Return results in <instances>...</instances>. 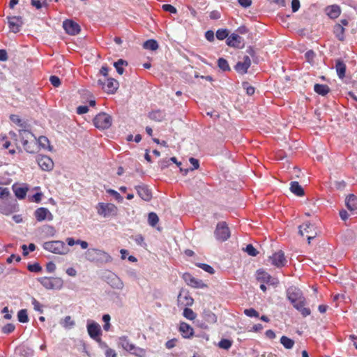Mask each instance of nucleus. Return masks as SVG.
I'll use <instances>...</instances> for the list:
<instances>
[{"label": "nucleus", "mask_w": 357, "mask_h": 357, "mask_svg": "<svg viewBox=\"0 0 357 357\" xmlns=\"http://www.w3.org/2000/svg\"><path fill=\"white\" fill-rule=\"evenodd\" d=\"M287 296L294 307L299 311L303 317H305L310 314V310L305 307L306 301L301 289L296 287H290L287 290Z\"/></svg>", "instance_id": "1"}, {"label": "nucleus", "mask_w": 357, "mask_h": 357, "mask_svg": "<svg viewBox=\"0 0 357 357\" xmlns=\"http://www.w3.org/2000/svg\"><path fill=\"white\" fill-rule=\"evenodd\" d=\"M19 137L24 150L29 153H34L38 151L37 138L27 129H19Z\"/></svg>", "instance_id": "2"}, {"label": "nucleus", "mask_w": 357, "mask_h": 357, "mask_svg": "<svg viewBox=\"0 0 357 357\" xmlns=\"http://www.w3.org/2000/svg\"><path fill=\"white\" fill-rule=\"evenodd\" d=\"M85 258L89 261L101 264L110 262L112 261V257L108 253L96 248L87 250L85 252Z\"/></svg>", "instance_id": "3"}, {"label": "nucleus", "mask_w": 357, "mask_h": 357, "mask_svg": "<svg viewBox=\"0 0 357 357\" xmlns=\"http://www.w3.org/2000/svg\"><path fill=\"white\" fill-rule=\"evenodd\" d=\"M43 248L56 255H64L69 252V248L62 241H52L43 243Z\"/></svg>", "instance_id": "4"}, {"label": "nucleus", "mask_w": 357, "mask_h": 357, "mask_svg": "<svg viewBox=\"0 0 357 357\" xmlns=\"http://www.w3.org/2000/svg\"><path fill=\"white\" fill-rule=\"evenodd\" d=\"M38 281L47 290H60L63 287V280L58 277H41Z\"/></svg>", "instance_id": "5"}, {"label": "nucleus", "mask_w": 357, "mask_h": 357, "mask_svg": "<svg viewBox=\"0 0 357 357\" xmlns=\"http://www.w3.org/2000/svg\"><path fill=\"white\" fill-rule=\"evenodd\" d=\"M96 209L98 214L104 218L116 216L118 213V208L112 203H98Z\"/></svg>", "instance_id": "6"}, {"label": "nucleus", "mask_w": 357, "mask_h": 357, "mask_svg": "<svg viewBox=\"0 0 357 357\" xmlns=\"http://www.w3.org/2000/svg\"><path fill=\"white\" fill-rule=\"evenodd\" d=\"M112 117L106 113H100L93 119L94 126L100 130L109 128L112 125Z\"/></svg>", "instance_id": "7"}, {"label": "nucleus", "mask_w": 357, "mask_h": 357, "mask_svg": "<svg viewBox=\"0 0 357 357\" xmlns=\"http://www.w3.org/2000/svg\"><path fill=\"white\" fill-rule=\"evenodd\" d=\"M214 234L216 239L220 241H225L230 237V230L225 222L217 224Z\"/></svg>", "instance_id": "8"}, {"label": "nucleus", "mask_w": 357, "mask_h": 357, "mask_svg": "<svg viewBox=\"0 0 357 357\" xmlns=\"http://www.w3.org/2000/svg\"><path fill=\"white\" fill-rule=\"evenodd\" d=\"M256 278L261 283H266L273 286H277L279 283L277 278L271 277L268 273L261 269L257 271Z\"/></svg>", "instance_id": "9"}, {"label": "nucleus", "mask_w": 357, "mask_h": 357, "mask_svg": "<svg viewBox=\"0 0 357 357\" xmlns=\"http://www.w3.org/2000/svg\"><path fill=\"white\" fill-rule=\"evenodd\" d=\"M299 234L301 236H304L305 234H307L309 244L310 243L311 240L313 239L317 235L314 225L308 222L303 223L299 227Z\"/></svg>", "instance_id": "10"}, {"label": "nucleus", "mask_w": 357, "mask_h": 357, "mask_svg": "<svg viewBox=\"0 0 357 357\" xmlns=\"http://www.w3.org/2000/svg\"><path fill=\"white\" fill-rule=\"evenodd\" d=\"M183 278L188 285L193 288L203 289L206 287V284L202 280L195 278L190 273H184Z\"/></svg>", "instance_id": "11"}, {"label": "nucleus", "mask_w": 357, "mask_h": 357, "mask_svg": "<svg viewBox=\"0 0 357 357\" xmlns=\"http://www.w3.org/2000/svg\"><path fill=\"white\" fill-rule=\"evenodd\" d=\"M87 331L92 339L96 341L100 340V335H101V328L98 323L95 321L88 322Z\"/></svg>", "instance_id": "12"}, {"label": "nucleus", "mask_w": 357, "mask_h": 357, "mask_svg": "<svg viewBox=\"0 0 357 357\" xmlns=\"http://www.w3.org/2000/svg\"><path fill=\"white\" fill-rule=\"evenodd\" d=\"M271 263L276 267H283L287 264V259L284 257V254L282 251L280 250L275 252L272 256L269 257Z\"/></svg>", "instance_id": "13"}, {"label": "nucleus", "mask_w": 357, "mask_h": 357, "mask_svg": "<svg viewBox=\"0 0 357 357\" xmlns=\"http://www.w3.org/2000/svg\"><path fill=\"white\" fill-rule=\"evenodd\" d=\"M63 27L66 33L71 36L77 35L80 31L79 25L71 20H66L63 22Z\"/></svg>", "instance_id": "14"}, {"label": "nucleus", "mask_w": 357, "mask_h": 357, "mask_svg": "<svg viewBox=\"0 0 357 357\" xmlns=\"http://www.w3.org/2000/svg\"><path fill=\"white\" fill-rule=\"evenodd\" d=\"M34 215L38 222L44 220L51 221L53 220V215L52 213L47 208L44 207H40L36 209L34 212Z\"/></svg>", "instance_id": "15"}, {"label": "nucleus", "mask_w": 357, "mask_h": 357, "mask_svg": "<svg viewBox=\"0 0 357 357\" xmlns=\"http://www.w3.org/2000/svg\"><path fill=\"white\" fill-rule=\"evenodd\" d=\"M194 300L190 296L188 292L181 291L178 295L177 303L178 305L181 307L191 306L193 304Z\"/></svg>", "instance_id": "16"}, {"label": "nucleus", "mask_w": 357, "mask_h": 357, "mask_svg": "<svg viewBox=\"0 0 357 357\" xmlns=\"http://www.w3.org/2000/svg\"><path fill=\"white\" fill-rule=\"evenodd\" d=\"M37 162L39 167L44 171H50L54 167L52 160L47 155H38Z\"/></svg>", "instance_id": "17"}, {"label": "nucleus", "mask_w": 357, "mask_h": 357, "mask_svg": "<svg viewBox=\"0 0 357 357\" xmlns=\"http://www.w3.org/2000/svg\"><path fill=\"white\" fill-rule=\"evenodd\" d=\"M99 82L102 89L108 93H114L119 87V82L112 78L107 79L104 82Z\"/></svg>", "instance_id": "18"}, {"label": "nucleus", "mask_w": 357, "mask_h": 357, "mask_svg": "<svg viewBox=\"0 0 357 357\" xmlns=\"http://www.w3.org/2000/svg\"><path fill=\"white\" fill-rule=\"evenodd\" d=\"M251 65V60L249 56L245 55L242 61H238L235 66V70L241 74H245Z\"/></svg>", "instance_id": "19"}, {"label": "nucleus", "mask_w": 357, "mask_h": 357, "mask_svg": "<svg viewBox=\"0 0 357 357\" xmlns=\"http://www.w3.org/2000/svg\"><path fill=\"white\" fill-rule=\"evenodd\" d=\"M7 19L10 31L14 33L19 32L22 24L21 17L13 16L8 17Z\"/></svg>", "instance_id": "20"}, {"label": "nucleus", "mask_w": 357, "mask_h": 357, "mask_svg": "<svg viewBox=\"0 0 357 357\" xmlns=\"http://www.w3.org/2000/svg\"><path fill=\"white\" fill-rule=\"evenodd\" d=\"M227 45L233 47H241L243 46V39L236 33H232L227 38Z\"/></svg>", "instance_id": "21"}, {"label": "nucleus", "mask_w": 357, "mask_h": 357, "mask_svg": "<svg viewBox=\"0 0 357 357\" xmlns=\"http://www.w3.org/2000/svg\"><path fill=\"white\" fill-rule=\"evenodd\" d=\"M138 195L144 201H150L152 197L151 190L145 185H139L136 186Z\"/></svg>", "instance_id": "22"}, {"label": "nucleus", "mask_w": 357, "mask_h": 357, "mask_svg": "<svg viewBox=\"0 0 357 357\" xmlns=\"http://www.w3.org/2000/svg\"><path fill=\"white\" fill-rule=\"evenodd\" d=\"M346 206L353 213H357V197L354 195H349L346 198Z\"/></svg>", "instance_id": "23"}, {"label": "nucleus", "mask_w": 357, "mask_h": 357, "mask_svg": "<svg viewBox=\"0 0 357 357\" xmlns=\"http://www.w3.org/2000/svg\"><path fill=\"white\" fill-rule=\"evenodd\" d=\"M179 331L184 338H190L194 334L193 328L188 324L185 322L180 324Z\"/></svg>", "instance_id": "24"}, {"label": "nucleus", "mask_w": 357, "mask_h": 357, "mask_svg": "<svg viewBox=\"0 0 357 357\" xmlns=\"http://www.w3.org/2000/svg\"><path fill=\"white\" fill-rule=\"evenodd\" d=\"M326 13L331 19L338 17L341 13V9L337 5H331L326 8Z\"/></svg>", "instance_id": "25"}, {"label": "nucleus", "mask_w": 357, "mask_h": 357, "mask_svg": "<svg viewBox=\"0 0 357 357\" xmlns=\"http://www.w3.org/2000/svg\"><path fill=\"white\" fill-rule=\"evenodd\" d=\"M119 344L128 352H130L133 349L134 344L131 343L127 336H121L119 338Z\"/></svg>", "instance_id": "26"}, {"label": "nucleus", "mask_w": 357, "mask_h": 357, "mask_svg": "<svg viewBox=\"0 0 357 357\" xmlns=\"http://www.w3.org/2000/svg\"><path fill=\"white\" fill-rule=\"evenodd\" d=\"M12 188L17 198H18L19 199H22L25 198L26 192L28 191V188L20 187L16 184H14Z\"/></svg>", "instance_id": "27"}, {"label": "nucleus", "mask_w": 357, "mask_h": 357, "mask_svg": "<svg viewBox=\"0 0 357 357\" xmlns=\"http://www.w3.org/2000/svg\"><path fill=\"white\" fill-rule=\"evenodd\" d=\"M346 68V65L340 59L336 61L335 69L339 78L342 79L344 77Z\"/></svg>", "instance_id": "28"}, {"label": "nucleus", "mask_w": 357, "mask_h": 357, "mask_svg": "<svg viewBox=\"0 0 357 357\" xmlns=\"http://www.w3.org/2000/svg\"><path fill=\"white\" fill-rule=\"evenodd\" d=\"M344 28L340 24H337L334 26L333 33L335 37L340 41L344 40Z\"/></svg>", "instance_id": "29"}, {"label": "nucleus", "mask_w": 357, "mask_h": 357, "mask_svg": "<svg viewBox=\"0 0 357 357\" xmlns=\"http://www.w3.org/2000/svg\"><path fill=\"white\" fill-rule=\"evenodd\" d=\"M290 190L297 196H303L304 190L297 181H292L290 183Z\"/></svg>", "instance_id": "30"}, {"label": "nucleus", "mask_w": 357, "mask_h": 357, "mask_svg": "<svg viewBox=\"0 0 357 357\" xmlns=\"http://www.w3.org/2000/svg\"><path fill=\"white\" fill-rule=\"evenodd\" d=\"M314 90L319 95L326 96L329 93L330 88L328 87V85L326 84H316L314 86Z\"/></svg>", "instance_id": "31"}, {"label": "nucleus", "mask_w": 357, "mask_h": 357, "mask_svg": "<svg viewBox=\"0 0 357 357\" xmlns=\"http://www.w3.org/2000/svg\"><path fill=\"white\" fill-rule=\"evenodd\" d=\"M165 113L160 110L153 111L149 114V118L155 121H162L165 119Z\"/></svg>", "instance_id": "32"}, {"label": "nucleus", "mask_w": 357, "mask_h": 357, "mask_svg": "<svg viewBox=\"0 0 357 357\" xmlns=\"http://www.w3.org/2000/svg\"><path fill=\"white\" fill-rule=\"evenodd\" d=\"M37 146H38V148L41 147L44 149H50L49 139L45 136H40L37 139Z\"/></svg>", "instance_id": "33"}, {"label": "nucleus", "mask_w": 357, "mask_h": 357, "mask_svg": "<svg viewBox=\"0 0 357 357\" xmlns=\"http://www.w3.org/2000/svg\"><path fill=\"white\" fill-rule=\"evenodd\" d=\"M111 286L116 289H122L124 287V284L119 277L114 275L111 280Z\"/></svg>", "instance_id": "34"}, {"label": "nucleus", "mask_w": 357, "mask_h": 357, "mask_svg": "<svg viewBox=\"0 0 357 357\" xmlns=\"http://www.w3.org/2000/svg\"><path fill=\"white\" fill-rule=\"evenodd\" d=\"M280 343L285 349H291L294 346V341L287 336H282L280 338Z\"/></svg>", "instance_id": "35"}, {"label": "nucleus", "mask_w": 357, "mask_h": 357, "mask_svg": "<svg viewBox=\"0 0 357 357\" xmlns=\"http://www.w3.org/2000/svg\"><path fill=\"white\" fill-rule=\"evenodd\" d=\"M130 354L137 357H146V350L145 349L138 347L134 344L133 349H132V351L130 352Z\"/></svg>", "instance_id": "36"}, {"label": "nucleus", "mask_w": 357, "mask_h": 357, "mask_svg": "<svg viewBox=\"0 0 357 357\" xmlns=\"http://www.w3.org/2000/svg\"><path fill=\"white\" fill-rule=\"evenodd\" d=\"M143 47L146 50H155L158 48V44L156 40L150 39L144 43Z\"/></svg>", "instance_id": "37"}, {"label": "nucleus", "mask_w": 357, "mask_h": 357, "mask_svg": "<svg viewBox=\"0 0 357 357\" xmlns=\"http://www.w3.org/2000/svg\"><path fill=\"white\" fill-rule=\"evenodd\" d=\"M17 319L21 323H28L29 321L27 310L22 309L17 312Z\"/></svg>", "instance_id": "38"}, {"label": "nucleus", "mask_w": 357, "mask_h": 357, "mask_svg": "<svg viewBox=\"0 0 357 357\" xmlns=\"http://www.w3.org/2000/svg\"><path fill=\"white\" fill-rule=\"evenodd\" d=\"M10 119L14 123L18 125L20 127V129H26V124L24 122H22V120L20 118L18 115L12 114L10 116Z\"/></svg>", "instance_id": "39"}, {"label": "nucleus", "mask_w": 357, "mask_h": 357, "mask_svg": "<svg viewBox=\"0 0 357 357\" xmlns=\"http://www.w3.org/2000/svg\"><path fill=\"white\" fill-rule=\"evenodd\" d=\"M60 324L62 325L63 327L66 328H71L75 325V321L72 319L70 316H66L61 322Z\"/></svg>", "instance_id": "40"}, {"label": "nucleus", "mask_w": 357, "mask_h": 357, "mask_svg": "<svg viewBox=\"0 0 357 357\" xmlns=\"http://www.w3.org/2000/svg\"><path fill=\"white\" fill-rule=\"evenodd\" d=\"M127 66L128 63L126 61H124L123 59H119L116 62L114 63V66L116 69L117 73L119 75H122L123 73V66Z\"/></svg>", "instance_id": "41"}, {"label": "nucleus", "mask_w": 357, "mask_h": 357, "mask_svg": "<svg viewBox=\"0 0 357 357\" xmlns=\"http://www.w3.org/2000/svg\"><path fill=\"white\" fill-rule=\"evenodd\" d=\"M14 206L8 204H3L0 206V213L3 215H8L14 212Z\"/></svg>", "instance_id": "42"}, {"label": "nucleus", "mask_w": 357, "mask_h": 357, "mask_svg": "<svg viewBox=\"0 0 357 357\" xmlns=\"http://www.w3.org/2000/svg\"><path fill=\"white\" fill-rule=\"evenodd\" d=\"M183 315L184 317L189 320H194L197 317L196 313L194 312L192 309L188 307H185L183 310Z\"/></svg>", "instance_id": "43"}, {"label": "nucleus", "mask_w": 357, "mask_h": 357, "mask_svg": "<svg viewBox=\"0 0 357 357\" xmlns=\"http://www.w3.org/2000/svg\"><path fill=\"white\" fill-rule=\"evenodd\" d=\"M218 66L223 71L230 70V67L227 61L223 58H220L218 60Z\"/></svg>", "instance_id": "44"}, {"label": "nucleus", "mask_w": 357, "mask_h": 357, "mask_svg": "<svg viewBox=\"0 0 357 357\" xmlns=\"http://www.w3.org/2000/svg\"><path fill=\"white\" fill-rule=\"evenodd\" d=\"M158 221H159V218L155 213L151 212V213H149L148 222L151 226H152V227L155 226L156 224L158 222Z\"/></svg>", "instance_id": "45"}, {"label": "nucleus", "mask_w": 357, "mask_h": 357, "mask_svg": "<svg viewBox=\"0 0 357 357\" xmlns=\"http://www.w3.org/2000/svg\"><path fill=\"white\" fill-rule=\"evenodd\" d=\"M231 345L232 341L228 339H222L218 343V347L225 350L229 349Z\"/></svg>", "instance_id": "46"}, {"label": "nucleus", "mask_w": 357, "mask_h": 357, "mask_svg": "<svg viewBox=\"0 0 357 357\" xmlns=\"http://www.w3.org/2000/svg\"><path fill=\"white\" fill-rule=\"evenodd\" d=\"M106 192L110 195H112L118 202H123V197L117 191L112 189H107Z\"/></svg>", "instance_id": "47"}, {"label": "nucleus", "mask_w": 357, "mask_h": 357, "mask_svg": "<svg viewBox=\"0 0 357 357\" xmlns=\"http://www.w3.org/2000/svg\"><path fill=\"white\" fill-rule=\"evenodd\" d=\"M229 32L227 29H220L216 31V38L218 40H224L225 38L229 37Z\"/></svg>", "instance_id": "48"}, {"label": "nucleus", "mask_w": 357, "mask_h": 357, "mask_svg": "<svg viewBox=\"0 0 357 357\" xmlns=\"http://www.w3.org/2000/svg\"><path fill=\"white\" fill-rule=\"evenodd\" d=\"M31 304L33 306L34 310L39 312L40 313L43 312V305H41L35 298H31Z\"/></svg>", "instance_id": "49"}, {"label": "nucleus", "mask_w": 357, "mask_h": 357, "mask_svg": "<svg viewBox=\"0 0 357 357\" xmlns=\"http://www.w3.org/2000/svg\"><path fill=\"white\" fill-rule=\"evenodd\" d=\"M31 3L33 6L36 7L37 9H40L42 7H47L48 6L47 0L43 1V2H41L39 0H31Z\"/></svg>", "instance_id": "50"}, {"label": "nucleus", "mask_w": 357, "mask_h": 357, "mask_svg": "<svg viewBox=\"0 0 357 357\" xmlns=\"http://www.w3.org/2000/svg\"><path fill=\"white\" fill-rule=\"evenodd\" d=\"M196 265H197V266L201 268L204 271H206L210 274H213L215 272L212 266H211L210 265H208L206 264H202V263H198Z\"/></svg>", "instance_id": "51"}, {"label": "nucleus", "mask_w": 357, "mask_h": 357, "mask_svg": "<svg viewBox=\"0 0 357 357\" xmlns=\"http://www.w3.org/2000/svg\"><path fill=\"white\" fill-rule=\"evenodd\" d=\"M15 329V326L13 324H7L2 327L1 331L4 334H10L13 333Z\"/></svg>", "instance_id": "52"}, {"label": "nucleus", "mask_w": 357, "mask_h": 357, "mask_svg": "<svg viewBox=\"0 0 357 357\" xmlns=\"http://www.w3.org/2000/svg\"><path fill=\"white\" fill-rule=\"evenodd\" d=\"M245 251L250 255V256H252V257H255L258 254V251L253 247V245L252 244H248L245 249Z\"/></svg>", "instance_id": "53"}, {"label": "nucleus", "mask_w": 357, "mask_h": 357, "mask_svg": "<svg viewBox=\"0 0 357 357\" xmlns=\"http://www.w3.org/2000/svg\"><path fill=\"white\" fill-rule=\"evenodd\" d=\"M244 314L250 317H259V312L254 308H248L244 310Z\"/></svg>", "instance_id": "54"}, {"label": "nucleus", "mask_w": 357, "mask_h": 357, "mask_svg": "<svg viewBox=\"0 0 357 357\" xmlns=\"http://www.w3.org/2000/svg\"><path fill=\"white\" fill-rule=\"evenodd\" d=\"M27 268L29 271L34 273L40 272L42 269L41 266L38 263L29 264Z\"/></svg>", "instance_id": "55"}, {"label": "nucleus", "mask_w": 357, "mask_h": 357, "mask_svg": "<svg viewBox=\"0 0 357 357\" xmlns=\"http://www.w3.org/2000/svg\"><path fill=\"white\" fill-rule=\"evenodd\" d=\"M50 82L54 87H58L61 84L60 79L55 75H52L50 77Z\"/></svg>", "instance_id": "56"}, {"label": "nucleus", "mask_w": 357, "mask_h": 357, "mask_svg": "<svg viewBox=\"0 0 357 357\" xmlns=\"http://www.w3.org/2000/svg\"><path fill=\"white\" fill-rule=\"evenodd\" d=\"M104 344H105V347H107V349L105 353V357H116L117 356V354H116L115 350H114L111 348H108L105 343H104Z\"/></svg>", "instance_id": "57"}, {"label": "nucleus", "mask_w": 357, "mask_h": 357, "mask_svg": "<svg viewBox=\"0 0 357 357\" xmlns=\"http://www.w3.org/2000/svg\"><path fill=\"white\" fill-rule=\"evenodd\" d=\"M10 195V191L7 188L0 187V199H5Z\"/></svg>", "instance_id": "58"}, {"label": "nucleus", "mask_w": 357, "mask_h": 357, "mask_svg": "<svg viewBox=\"0 0 357 357\" xmlns=\"http://www.w3.org/2000/svg\"><path fill=\"white\" fill-rule=\"evenodd\" d=\"M189 161H190V164L192 165V167L190 169L191 171L197 169L199 168V162L197 159L194 158H190L189 159Z\"/></svg>", "instance_id": "59"}, {"label": "nucleus", "mask_w": 357, "mask_h": 357, "mask_svg": "<svg viewBox=\"0 0 357 357\" xmlns=\"http://www.w3.org/2000/svg\"><path fill=\"white\" fill-rule=\"evenodd\" d=\"M162 9L167 12H169L171 13H176L177 10L175 7L170 4H164L162 6Z\"/></svg>", "instance_id": "60"}, {"label": "nucleus", "mask_w": 357, "mask_h": 357, "mask_svg": "<svg viewBox=\"0 0 357 357\" xmlns=\"http://www.w3.org/2000/svg\"><path fill=\"white\" fill-rule=\"evenodd\" d=\"M315 56V54L312 50H308L305 54V57L308 62H312Z\"/></svg>", "instance_id": "61"}, {"label": "nucleus", "mask_w": 357, "mask_h": 357, "mask_svg": "<svg viewBox=\"0 0 357 357\" xmlns=\"http://www.w3.org/2000/svg\"><path fill=\"white\" fill-rule=\"evenodd\" d=\"M1 312L3 314H4V319H6V320H10L12 319V314L9 312V310H8V307H4L2 310H1Z\"/></svg>", "instance_id": "62"}, {"label": "nucleus", "mask_w": 357, "mask_h": 357, "mask_svg": "<svg viewBox=\"0 0 357 357\" xmlns=\"http://www.w3.org/2000/svg\"><path fill=\"white\" fill-rule=\"evenodd\" d=\"M42 197V192H37L31 197V201L34 202L36 203H39L41 201Z\"/></svg>", "instance_id": "63"}, {"label": "nucleus", "mask_w": 357, "mask_h": 357, "mask_svg": "<svg viewBox=\"0 0 357 357\" xmlns=\"http://www.w3.org/2000/svg\"><path fill=\"white\" fill-rule=\"evenodd\" d=\"M300 8V1L299 0H292L291 1V9L294 13L298 10Z\"/></svg>", "instance_id": "64"}]
</instances>
